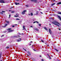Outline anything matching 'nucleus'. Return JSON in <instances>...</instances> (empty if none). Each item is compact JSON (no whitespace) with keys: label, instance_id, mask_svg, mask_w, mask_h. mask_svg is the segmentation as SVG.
I'll return each instance as SVG.
<instances>
[{"label":"nucleus","instance_id":"nucleus-12","mask_svg":"<svg viewBox=\"0 0 61 61\" xmlns=\"http://www.w3.org/2000/svg\"><path fill=\"white\" fill-rule=\"evenodd\" d=\"M14 31V30H9L8 32H12V31Z\"/></svg>","mask_w":61,"mask_h":61},{"label":"nucleus","instance_id":"nucleus-5","mask_svg":"<svg viewBox=\"0 0 61 61\" xmlns=\"http://www.w3.org/2000/svg\"><path fill=\"white\" fill-rule=\"evenodd\" d=\"M34 29L36 30V31H38V29H37V28H34Z\"/></svg>","mask_w":61,"mask_h":61},{"label":"nucleus","instance_id":"nucleus-7","mask_svg":"<svg viewBox=\"0 0 61 61\" xmlns=\"http://www.w3.org/2000/svg\"><path fill=\"white\" fill-rule=\"evenodd\" d=\"M23 29H23V30H25V26H23Z\"/></svg>","mask_w":61,"mask_h":61},{"label":"nucleus","instance_id":"nucleus-53","mask_svg":"<svg viewBox=\"0 0 61 61\" xmlns=\"http://www.w3.org/2000/svg\"><path fill=\"white\" fill-rule=\"evenodd\" d=\"M6 31H5V32H4V33H6Z\"/></svg>","mask_w":61,"mask_h":61},{"label":"nucleus","instance_id":"nucleus-63","mask_svg":"<svg viewBox=\"0 0 61 61\" xmlns=\"http://www.w3.org/2000/svg\"><path fill=\"white\" fill-rule=\"evenodd\" d=\"M54 19H52V20H54Z\"/></svg>","mask_w":61,"mask_h":61},{"label":"nucleus","instance_id":"nucleus-62","mask_svg":"<svg viewBox=\"0 0 61 61\" xmlns=\"http://www.w3.org/2000/svg\"><path fill=\"white\" fill-rule=\"evenodd\" d=\"M49 25H51V24H49Z\"/></svg>","mask_w":61,"mask_h":61},{"label":"nucleus","instance_id":"nucleus-34","mask_svg":"<svg viewBox=\"0 0 61 61\" xmlns=\"http://www.w3.org/2000/svg\"><path fill=\"white\" fill-rule=\"evenodd\" d=\"M41 42H43V43H44V41H43V40H41Z\"/></svg>","mask_w":61,"mask_h":61},{"label":"nucleus","instance_id":"nucleus-49","mask_svg":"<svg viewBox=\"0 0 61 61\" xmlns=\"http://www.w3.org/2000/svg\"><path fill=\"white\" fill-rule=\"evenodd\" d=\"M13 8V7H12L10 8V9H11V8Z\"/></svg>","mask_w":61,"mask_h":61},{"label":"nucleus","instance_id":"nucleus-45","mask_svg":"<svg viewBox=\"0 0 61 61\" xmlns=\"http://www.w3.org/2000/svg\"><path fill=\"white\" fill-rule=\"evenodd\" d=\"M41 61H44V60L43 59H42Z\"/></svg>","mask_w":61,"mask_h":61},{"label":"nucleus","instance_id":"nucleus-17","mask_svg":"<svg viewBox=\"0 0 61 61\" xmlns=\"http://www.w3.org/2000/svg\"><path fill=\"white\" fill-rule=\"evenodd\" d=\"M6 22L8 24V23H10L9 21H6Z\"/></svg>","mask_w":61,"mask_h":61},{"label":"nucleus","instance_id":"nucleus-15","mask_svg":"<svg viewBox=\"0 0 61 61\" xmlns=\"http://www.w3.org/2000/svg\"><path fill=\"white\" fill-rule=\"evenodd\" d=\"M2 27H3V28H5V27H6V26L5 25H4V26H2Z\"/></svg>","mask_w":61,"mask_h":61},{"label":"nucleus","instance_id":"nucleus-54","mask_svg":"<svg viewBox=\"0 0 61 61\" xmlns=\"http://www.w3.org/2000/svg\"><path fill=\"white\" fill-rule=\"evenodd\" d=\"M47 46H49V45H47Z\"/></svg>","mask_w":61,"mask_h":61},{"label":"nucleus","instance_id":"nucleus-26","mask_svg":"<svg viewBox=\"0 0 61 61\" xmlns=\"http://www.w3.org/2000/svg\"><path fill=\"white\" fill-rule=\"evenodd\" d=\"M15 5H17V3L15 2Z\"/></svg>","mask_w":61,"mask_h":61},{"label":"nucleus","instance_id":"nucleus-24","mask_svg":"<svg viewBox=\"0 0 61 61\" xmlns=\"http://www.w3.org/2000/svg\"><path fill=\"white\" fill-rule=\"evenodd\" d=\"M23 49H24V50L25 51H26V50L24 48H23Z\"/></svg>","mask_w":61,"mask_h":61},{"label":"nucleus","instance_id":"nucleus-19","mask_svg":"<svg viewBox=\"0 0 61 61\" xmlns=\"http://www.w3.org/2000/svg\"><path fill=\"white\" fill-rule=\"evenodd\" d=\"M58 14H60V15H61V12H58Z\"/></svg>","mask_w":61,"mask_h":61},{"label":"nucleus","instance_id":"nucleus-18","mask_svg":"<svg viewBox=\"0 0 61 61\" xmlns=\"http://www.w3.org/2000/svg\"><path fill=\"white\" fill-rule=\"evenodd\" d=\"M54 50H56V51H57V52H58V50L56 49H55Z\"/></svg>","mask_w":61,"mask_h":61},{"label":"nucleus","instance_id":"nucleus-4","mask_svg":"<svg viewBox=\"0 0 61 61\" xmlns=\"http://www.w3.org/2000/svg\"><path fill=\"white\" fill-rule=\"evenodd\" d=\"M49 30L50 34H51H51H52V31H51V29H49Z\"/></svg>","mask_w":61,"mask_h":61},{"label":"nucleus","instance_id":"nucleus-13","mask_svg":"<svg viewBox=\"0 0 61 61\" xmlns=\"http://www.w3.org/2000/svg\"><path fill=\"white\" fill-rule=\"evenodd\" d=\"M1 57H2V53H1L0 54V59H1Z\"/></svg>","mask_w":61,"mask_h":61},{"label":"nucleus","instance_id":"nucleus-43","mask_svg":"<svg viewBox=\"0 0 61 61\" xmlns=\"http://www.w3.org/2000/svg\"><path fill=\"white\" fill-rule=\"evenodd\" d=\"M18 37H20V36L19 35H18Z\"/></svg>","mask_w":61,"mask_h":61},{"label":"nucleus","instance_id":"nucleus-41","mask_svg":"<svg viewBox=\"0 0 61 61\" xmlns=\"http://www.w3.org/2000/svg\"><path fill=\"white\" fill-rule=\"evenodd\" d=\"M53 2H55V1H56V0H53Z\"/></svg>","mask_w":61,"mask_h":61},{"label":"nucleus","instance_id":"nucleus-11","mask_svg":"<svg viewBox=\"0 0 61 61\" xmlns=\"http://www.w3.org/2000/svg\"><path fill=\"white\" fill-rule=\"evenodd\" d=\"M58 17L59 18V19H60V21H61V17H60V16H58Z\"/></svg>","mask_w":61,"mask_h":61},{"label":"nucleus","instance_id":"nucleus-56","mask_svg":"<svg viewBox=\"0 0 61 61\" xmlns=\"http://www.w3.org/2000/svg\"><path fill=\"white\" fill-rule=\"evenodd\" d=\"M4 36V35H2L1 36V37H2V36Z\"/></svg>","mask_w":61,"mask_h":61},{"label":"nucleus","instance_id":"nucleus-21","mask_svg":"<svg viewBox=\"0 0 61 61\" xmlns=\"http://www.w3.org/2000/svg\"><path fill=\"white\" fill-rule=\"evenodd\" d=\"M16 20H20V19L19 18H17L16 19Z\"/></svg>","mask_w":61,"mask_h":61},{"label":"nucleus","instance_id":"nucleus-30","mask_svg":"<svg viewBox=\"0 0 61 61\" xmlns=\"http://www.w3.org/2000/svg\"><path fill=\"white\" fill-rule=\"evenodd\" d=\"M23 12H26V10H24Z\"/></svg>","mask_w":61,"mask_h":61},{"label":"nucleus","instance_id":"nucleus-29","mask_svg":"<svg viewBox=\"0 0 61 61\" xmlns=\"http://www.w3.org/2000/svg\"><path fill=\"white\" fill-rule=\"evenodd\" d=\"M14 12H15V11H12L11 12L12 13H14Z\"/></svg>","mask_w":61,"mask_h":61},{"label":"nucleus","instance_id":"nucleus-22","mask_svg":"<svg viewBox=\"0 0 61 61\" xmlns=\"http://www.w3.org/2000/svg\"><path fill=\"white\" fill-rule=\"evenodd\" d=\"M49 59H51V58L50 56H49Z\"/></svg>","mask_w":61,"mask_h":61},{"label":"nucleus","instance_id":"nucleus-40","mask_svg":"<svg viewBox=\"0 0 61 61\" xmlns=\"http://www.w3.org/2000/svg\"><path fill=\"white\" fill-rule=\"evenodd\" d=\"M12 27H15V26H14V25H13V26H12Z\"/></svg>","mask_w":61,"mask_h":61},{"label":"nucleus","instance_id":"nucleus-58","mask_svg":"<svg viewBox=\"0 0 61 61\" xmlns=\"http://www.w3.org/2000/svg\"><path fill=\"white\" fill-rule=\"evenodd\" d=\"M51 57H53V56L52 55H51Z\"/></svg>","mask_w":61,"mask_h":61},{"label":"nucleus","instance_id":"nucleus-48","mask_svg":"<svg viewBox=\"0 0 61 61\" xmlns=\"http://www.w3.org/2000/svg\"><path fill=\"white\" fill-rule=\"evenodd\" d=\"M20 0H16V1H19Z\"/></svg>","mask_w":61,"mask_h":61},{"label":"nucleus","instance_id":"nucleus-2","mask_svg":"<svg viewBox=\"0 0 61 61\" xmlns=\"http://www.w3.org/2000/svg\"><path fill=\"white\" fill-rule=\"evenodd\" d=\"M8 3L7 0H0V3Z\"/></svg>","mask_w":61,"mask_h":61},{"label":"nucleus","instance_id":"nucleus-64","mask_svg":"<svg viewBox=\"0 0 61 61\" xmlns=\"http://www.w3.org/2000/svg\"><path fill=\"white\" fill-rule=\"evenodd\" d=\"M1 61H2V60H1Z\"/></svg>","mask_w":61,"mask_h":61},{"label":"nucleus","instance_id":"nucleus-23","mask_svg":"<svg viewBox=\"0 0 61 61\" xmlns=\"http://www.w3.org/2000/svg\"><path fill=\"white\" fill-rule=\"evenodd\" d=\"M11 29V28H9L8 29V30H10Z\"/></svg>","mask_w":61,"mask_h":61},{"label":"nucleus","instance_id":"nucleus-59","mask_svg":"<svg viewBox=\"0 0 61 61\" xmlns=\"http://www.w3.org/2000/svg\"><path fill=\"white\" fill-rule=\"evenodd\" d=\"M17 4H18V5H19V3H17Z\"/></svg>","mask_w":61,"mask_h":61},{"label":"nucleus","instance_id":"nucleus-44","mask_svg":"<svg viewBox=\"0 0 61 61\" xmlns=\"http://www.w3.org/2000/svg\"><path fill=\"white\" fill-rule=\"evenodd\" d=\"M41 13L42 14H43V13H42V12H41Z\"/></svg>","mask_w":61,"mask_h":61},{"label":"nucleus","instance_id":"nucleus-25","mask_svg":"<svg viewBox=\"0 0 61 61\" xmlns=\"http://www.w3.org/2000/svg\"><path fill=\"white\" fill-rule=\"evenodd\" d=\"M31 16H32V15H33V13H31Z\"/></svg>","mask_w":61,"mask_h":61},{"label":"nucleus","instance_id":"nucleus-9","mask_svg":"<svg viewBox=\"0 0 61 61\" xmlns=\"http://www.w3.org/2000/svg\"><path fill=\"white\" fill-rule=\"evenodd\" d=\"M60 4H61V2H59L57 4V5H60Z\"/></svg>","mask_w":61,"mask_h":61},{"label":"nucleus","instance_id":"nucleus-36","mask_svg":"<svg viewBox=\"0 0 61 61\" xmlns=\"http://www.w3.org/2000/svg\"><path fill=\"white\" fill-rule=\"evenodd\" d=\"M36 23V21H34L33 23V24H35V23Z\"/></svg>","mask_w":61,"mask_h":61},{"label":"nucleus","instance_id":"nucleus-28","mask_svg":"<svg viewBox=\"0 0 61 61\" xmlns=\"http://www.w3.org/2000/svg\"><path fill=\"white\" fill-rule=\"evenodd\" d=\"M18 17V16H16V15L15 16V17Z\"/></svg>","mask_w":61,"mask_h":61},{"label":"nucleus","instance_id":"nucleus-14","mask_svg":"<svg viewBox=\"0 0 61 61\" xmlns=\"http://www.w3.org/2000/svg\"><path fill=\"white\" fill-rule=\"evenodd\" d=\"M44 28L45 29V30H48L47 29V28H46V27H45Z\"/></svg>","mask_w":61,"mask_h":61},{"label":"nucleus","instance_id":"nucleus-37","mask_svg":"<svg viewBox=\"0 0 61 61\" xmlns=\"http://www.w3.org/2000/svg\"><path fill=\"white\" fill-rule=\"evenodd\" d=\"M10 17H11V15L10 14L9 15V18H10Z\"/></svg>","mask_w":61,"mask_h":61},{"label":"nucleus","instance_id":"nucleus-57","mask_svg":"<svg viewBox=\"0 0 61 61\" xmlns=\"http://www.w3.org/2000/svg\"><path fill=\"white\" fill-rule=\"evenodd\" d=\"M40 57H41V56L40 55Z\"/></svg>","mask_w":61,"mask_h":61},{"label":"nucleus","instance_id":"nucleus-33","mask_svg":"<svg viewBox=\"0 0 61 61\" xmlns=\"http://www.w3.org/2000/svg\"><path fill=\"white\" fill-rule=\"evenodd\" d=\"M2 13H5V11H2Z\"/></svg>","mask_w":61,"mask_h":61},{"label":"nucleus","instance_id":"nucleus-35","mask_svg":"<svg viewBox=\"0 0 61 61\" xmlns=\"http://www.w3.org/2000/svg\"><path fill=\"white\" fill-rule=\"evenodd\" d=\"M47 55L49 57V56H49V54H47Z\"/></svg>","mask_w":61,"mask_h":61},{"label":"nucleus","instance_id":"nucleus-8","mask_svg":"<svg viewBox=\"0 0 61 61\" xmlns=\"http://www.w3.org/2000/svg\"><path fill=\"white\" fill-rule=\"evenodd\" d=\"M27 53L29 54V55L30 56H31V53H30V52L29 51H28L27 52Z\"/></svg>","mask_w":61,"mask_h":61},{"label":"nucleus","instance_id":"nucleus-46","mask_svg":"<svg viewBox=\"0 0 61 61\" xmlns=\"http://www.w3.org/2000/svg\"><path fill=\"white\" fill-rule=\"evenodd\" d=\"M59 29V30H61V29H60L59 28V29Z\"/></svg>","mask_w":61,"mask_h":61},{"label":"nucleus","instance_id":"nucleus-39","mask_svg":"<svg viewBox=\"0 0 61 61\" xmlns=\"http://www.w3.org/2000/svg\"><path fill=\"white\" fill-rule=\"evenodd\" d=\"M36 22L37 23V24H38L39 23H38V22L37 21H36Z\"/></svg>","mask_w":61,"mask_h":61},{"label":"nucleus","instance_id":"nucleus-31","mask_svg":"<svg viewBox=\"0 0 61 61\" xmlns=\"http://www.w3.org/2000/svg\"><path fill=\"white\" fill-rule=\"evenodd\" d=\"M5 25L6 26L7 25H7V24H5Z\"/></svg>","mask_w":61,"mask_h":61},{"label":"nucleus","instance_id":"nucleus-32","mask_svg":"<svg viewBox=\"0 0 61 61\" xmlns=\"http://www.w3.org/2000/svg\"><path fill=\"white\" fill-rule=\"evenodd\" d=\"M26 6H27V7H28V5H26Z\"/></svg>","mask_w":61,"mask_h":61},{"label":"nucleus","instance_id":"nucleus-47","mask_svg":"<svg viewBox=\"0 0 61 61\" xmlns=\"http://www.w3.org/2000/svg\"><path fill=\"white\" fill-rule=\"evenodd\" d=\"M45 44H46V45H47V43H46V42L45 43Z\"/></svg>","mask_w":61,"mask_h":61},{"label":"nucleus","instance_id":"nucleus-10","mask_svg":"<svg viewBox=\"0 0 61 61\" xmlns=\"http://www.w3.org/2000/svg\"><path fill=\"white\" fill-rule=\"evenodd\" d=\"M55 4H56V3H53L51 5V6H53L54 5H55Z\"/></svg>","mask_w":61,"mask_h":61},{"label":"nucleus","instance_id":"nucleus-61","mask_svg":"<svg viewBox=\"0 0 61 61\" xmlns=\"http://www.w3.org/2000/svg\"><path fill=\"white\" fill-rule=\"evenodd\" d=\"M9 11L10 12V11H11V10H9Z\"/></svg>","mask_w":61,"mask_h":61},{"label":"nucleus","instance_id":"nucleus-3","mask_svg":"<svg viewBox=\"0 0 61 61\" xmlns=\"http://www.w3.org/2000/svg\"><path fill=\"white\" fill-rule=\"evenodd\" d=\"M31 1H32L33 2H34V3H39V2L37 1V0H30Z\"/></svg>","mask_w":61,"mask_h":61},{"label":"nucleus","instance_id":"nucleus-20","mask_svg":"<svg viewBox=\"0 0 61 61\" xmlns=\"http://www.w3.org/2000/svg\"><path fill=\"white\" fill-rule=\"evenodd\" d=\"M6 48L7 49H9V46H7V47H6Z\"/></svg>","mask_w":61,"mask_h":61},{"label":"nucleus","instance_id":"nucleus-1","mask_svg":"<svg viewBox=\"0 0 61 61\" xmlns=\"http://www.w3.org/2000/svg\"><path fill=\"white\" fill-rule=\"evenodd\" d=\"M51 23L52 24H54V25H56L58 26V27H59V26H60L58 25V24H58V25H60V24H59V22L56 21H54V22H52Z\"/></svg>","mask_w":61,"mask_h":61},{"label":"nucleus","instance_id":"nucleus-51","mask_svg":"<svg viewBox=\"0 0 61 61\" xmlns=\"http://www.w3.org/2000/svg\"><path fill=\"white\" fill-rule=\"evenodd\" d=\"M31 27H33V26H30Z\"/></svg>","mask_w":61,"mask_h":61},{"label":"nucleus","instance_id":"nucleus-38","mask_svg":"<svg viewBox=\"0 0 61 61\" xmlns=\"http://www.w3.org/2000/svg\"><path fill=\"white\" fill-rule=\"evenodd\" d=\"M33 50H34V51H36L35 49H33Z\"/></svg>","mask_w":61,"mask_h":61},{"label":"nucleus","instance_id":"nucleus-52","mask_svg":"<svg viewBox=\"0 0 61 61\" xmlns=\"http://www.w3.org/2000/svg\"><path fill=\"white\" fill-rule=\"evenodd\" d=\"M27 55L28 56H29V55H28V54H27Z\"/></svg>","mask_w":61,"mask_h":61},{"label":"nucleus","instance_id":"nucleus-42","mask_svg":"<svg viewBox=\"0 0 61 61\" xmlns=\"http://www.w3.org/2000/svg\"><path fill=\"white\" fill-rule=\"evenodd\" d=\"M0 13H1V14H3V13L1 12H0Z\"/></svg>","mask_w":61,"mask_h":61},{"label":"nucleus","instance_id":"nucleus-6","mask_svg":"<svg viewBox=\"0 0 61 61\" xmlns=\"http://www.w3.org/2000/svg\"><path fill=\"white\" fill-rule=\"evenodd\" d=\"M21 38H20L19 39V40H17V41L18 42H20V41H21Z\"/></svg>","mask_w":61,"mask_h":61},{"label":"nucleus","instance_id":"nucleus-16","mask_svg":"<svg viewBox=\"0 0 61 61\" xmlns=\"http://www.w3.org/2000/svg\"><path fill=\"white\" fill-rule=\"evenodd\" d=\"M25 14V12H24V11L22 12V14L23 15H24Z\"/></svg>","mask_w":61,"mask_h":61},{"label":"nucleus","instance_id":"nucleus-55","mask_svg":"<svg viewBox=\"0 0 61 61\" xmlns=\"http://www.w3.org/2000/svg\"><path fill=\"white\" fill-rule=\"evenodd\" d=\"M15 25H17V24H15Z\"/></svg>","mask_w":61,"mask_h":61},{"label":"nucleus","instance_id":"nucleus-60","mask_svg":"<svg viewBox=\"0 0 61 61\" xmlns=\"http://www.w3.org/2000/svg\"><path fill=\"white\" fill-rule=\"evenodd\" d=\"M30 45H31V44H30L29 46H30Z\"/></svg>","mask_w":61,"mask_h":61},{"label":"nucleus","instance_id":"nucleus-27","mask_svg":"<svg viewBox=\"0 0 61 61\" xmlns=\"http://www.w3.org/2000/svg\"><path fill=\"white\" fill-rule=\"evenodd\" d=\"M38 25L40 26H41V24H39Z\"/></svg>","mask_w":61,"mask_h":61},{"label":"nucleus","instance_id":"nucleus-50","mask_svg":"<svg viewBox=\"0 0 61 61\" xmlns=\"http://www.w3.org/2000/svg\"><path fill=\"white\" fill-rule=\"evenodd\" d=\"M50 19H53V18H50Z\"/></svg>","mask_w":61,"mask_h":61}]
</instances>
